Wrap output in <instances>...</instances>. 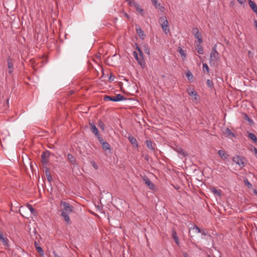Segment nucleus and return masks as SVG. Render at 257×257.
<instances>
[{
    "label": "nucleus",
    "mask_w": 257,
    "mask_h": 257,
    "mask_svg": "<svg viewBox=\"0 0 257 257\" xmlns=\"http://www.w3.org/2000/svg\"><path fill=\"white\" fill-rule=\"evenodd\" d=\"M60 205L61 208V216L63 218L67 224H70L71 221L69 217V214L72 212L73 206L69 203L62 201L61 202Z\"/></svg>",
    "instance_id": "1"
},
{
    "label": "nucleus",
    "mask_w": 257,
    "mask_h": 257,
    "mask_svg": "<svg viewBox=\"0 0 257 257\" xmlns=\"http://www.w3.org/2000/svg\"><path fill=\"white\" fill-rule=\"evenodd\" d=\"M159 23L161 25V27L165 34H167L170 32L169 29H167L168 27V22L166 16H162L160 18L159 20Z\"/></svg>",
    "instance_id": "2"
},
{
    "label": "nucleus",
    "mask_w": 257,
    "mask_h": 257,
    "mask_svg": "<svg viewBox=\"0 0 257 257\" xmlns=\"http://www.w3.org/2000/svg\"><path fill=\"white\" fill-rule=\"evenodd\" d=\"M126 99V98L120 94H117L115 96L105 95L104 97V100L105 101H112L115 102Z\"/></svg>",
    "instance_id": "3"
},
{
    "label": "nucleus",
    "mask_w": 257,
    "mask_h": 257,
    "mask_svg": "<svg viewBox=\"0 0 257 257\" xmlns=\"http://www.w3.org/2000/svg\"><path fill=\"white\" fill-rule=\"evenodd\" d=\"M219 57V53L216 50L215 47H214L210 53V63H214L215 61L217 60Z\"/></svg>",
    "instance_id": "4"
},
{
    "label": "nucleus",
    "mask_w": 257,
    "mask_h": 257,
    "mask_svg": "<svg viewBox=\"0 0 257 257\" xmlns=\"http://www.w3.org/2000/svg\"><path fill=\"white\" fill-rule=\"evenodd\" d=\"M244 159H245L243 157L236 156L233 158L232 161L233 162L237 164L241 168H243L245 165L244 161Z\"/></svg>",
    "instance_id": "5"
},
{
    "label": "nucleus",
    "mask_w": 257,
    "mask_h": 257,
    "mask_svg": "<svg viewBox=\"0 0 257 257\" xmlns=\"http://www.w3.org/2000/svg\"><path fill=\"white\" fill-rule=\"evenodd\" d=\"M98 140L102 146V148L104 150H110V145L106 142H104L103 138L101 137H98Z\"/></svg>",
    "instance_id": "6"
},
{
    "label": "nucleus",
    "mask_w": 257,
    "mask_h": 257,
    "mask_svg": "<svg viewBox=\"0 0 257 257\" xmlns=\"http://www.w3.org/2000/svg\"><path fill=\"white\" fill-rule=\"evenodd\" d=\"M133 54L138 63L142 67H144L145 66V62L144 61V58H141L140 57H139L137 52L135 51L134 52Z\"/></svg>",
    "instance_id": "7"
},
{
    "label": "nucleus",
    "mask_w": 257,
    "mask_h": 257,
    "mask_svg": "<svg viewBox=\"0 0 257 257\" xmlns=\"http://www.w3.org/2000/svg\"><path fill=\"white\" fill-rule=\"evenodd\" d=\"M50 152L49 151L43 152L41 155L42 163L46 165L48 163V158L50 156Z\"/></svg>",
    "instance_id": "8"
},
{
    "label": "nucleus",
    "mask_w": 257,
    "mask_h": 257,
    "mask_svg": "<svg viewBox=\"0 0 257 257\" xmlns=\"http://www.w3.org/2000/svg\"><path fill=\"white\" fill-rule=\"evenodd\" d=\"M136 30L137 34L139 35L140 39L143 40L145 37V34L144 31L142 30L141 28L139 25H136Z\"/></svg>",
    "instance_id": "9"
},
{
    "label": "nucleus",
    "mask_w": 257,
    "mask_h": 257,
    "mask_svg": "<svg viewBox=\"0 0 257 257\" xmlns=\"http://www.w3.org/2000/svg\"><path fill=\"white\" fill-rule=\"evenodd\" d=\"M89 124L91 132L97 137V138H98V137H101L98 133V129L94 125V124L90 122Z\"/></svg>",
    "instance_id": "10"
},
{
    "label": "nucleus",
    "mask_w": 257,
    "mask_h": 257,
    "mask_svg": "<svg viewBox=\"0 0 257 257\" xmlns=\"http://www.w3.org/2000/svg\"><path fill=\"white\" fill-rule=\"evenodd\" d=\"M45 173L48 181L49 183H51L53 181V178L49 168L47 167H45Z\"/></svg>",
    "instance_id": "11"
},
{
    "label": "nucleus",
    "mask_w": 257,
    "mask_h": 257,
    "mask_svg": "<svg viewBox=\"0 0 257 257\" xmlns=\"http://www.w3.org/2000/svg\"><path fill=\"white\" fill-rule=\"evenodd\" d=\"M0 240L2 241L3 244L6 246H9V244L8 243V239L7 237H4L3 233L0 231Z\"/></svg>",
    "instance_id": "12"
},
{
    "label": "nucleus",
    "mask_w": 257,
    "mask_h": 257,
    "mask_svg": "<svg viewBox=\"0 0 257 257\" xmlns=\"http://www.w3.org/2000/svg\"><path fill=\"white\" fill-rule=\"evenodd\" d=\"M67 160L70 164L73 165L77 164L75 158L71 154H68Z\"/></svg>",
    "instance_id": "13"
},
{
    "label": "nucleus",
    "mask_w": 257,
    "mask_h": 257,
    "mask_svg": "<svg viewBox=\"0 0 257 257\" xmlns=\"http://www.w3.org/2000/svg\"><path fill=\"white\" fill-rule=\"evenodd\" d=\"M248 4L249 7L251 8L252 11L255 13V14L257 16V6L256 4L251 0H249Z\"/></svg>",
    "instance_id": "14"
},
{
    "label": "nucleus",
    "mask_w": 257,
    "mask_h": 257,
    "mask_svg": "<svg viewBox=\"0 0 257 257\" xmlns=\"http://www.w3.org/2000/svg\"><path fill=\"white\" fill-rule=\"evenodd\" d=\"M247 137L250 140H252L254 144L257 145V137L254 134L251 133H248Z\"/></svg>",
    "instance_id": "15"
},
{
    "label": "nucleus",
    "mask_w": 257,
    "mask_h": 257,
    "mask_svg": "<svg viewBox=\"0 0 257 257\" xmlns=\"http://www.w3.org/2000/svg\"><path fill=\"white\" fill-rule=\"evenodd\" d=\"M8 61V66L9 69V73H11L13 71V64L12 62V60L9 57L7 60Z\"/></svg>",
    "instance_id": "16"
},
{
    "label": "nucleus",
    "mask_w": 257,
    "mask_h": 257,
    "mask_svg": "<svg viewBox=\"0 0 257 257\" xmlns=\"http://www.w3.org/2000/svg\"><path fill=\"white\" fill-rule=\"evenodd\" d=\"M218 153L219 156L223 160L226 159L228 157V155L224 150H219Z\"/></svg>",
    "instance_id": "17"
},
{
    "label": "nucleus",
    "mask_w": 257,
    "mask_h": 257,
    "mask_svg": "<svg viewBox=\"0 0 257 257\" xmlns=\"http://www.w3.org/2000/svg\"><path fill=\"white\" fill-rule=\"evenodd\" d=\"M136 8V11L142 16H144V10L142 8L141 6L139 4H135L134 6Z\"/></svg>",
    "instance_id": "18"
},
{
    "label": "nucleus",
    "mask_w": 257,
    "mask_h": 257,
    "mask_svg": "<svg viewBox=\"0 0 257 257\" xmlns=\"http://www.w3.org/2000/svg\"><path fill=\"white\" fill-rule=\"evenodd\" d=\"M128 140L130 142V143L134 146H136V147H138V142H137V141L136 140V139L135 138H134L133 136H130L129 137H128Z\"/></svg>",
    "instance_id": "19"
},
{
    "label": "nucleus",
    "mask_w": 257,
    "mask_h": 257,
    "mask_svg": "<svg viewBox=\"0 0 257 257\" xmlns=\"http://www.w3.org/2000/svg\"><path fill=\"white\" fill-rule=\"evenodd\" d=\"M175 151H176L179 154L182 155L183 156L185 157L187 155V154L185 151L180 147H176L174 149Z\"/></svg>",
    "instance_id": "20"
},
{
    "label": "nucleus",
    "mask_w": 257,
    "mask_h": 257,
    "mask_svg": "<svg viewBox=\"0 0 257 257\" xmlns=\"http://www.w3.org/2000/svg\"><path fill=\"white\" fill-rule=\"evenodd\" d=\"M187 91L189 95L192 97H194V98L195 100L197 99V94L194 89L190 90L188 89Z\"/></svg>",
    "instance_id": "21"
},
{
    "label": "nucleus",
    "mask_w": 257,
    "mask_h": 257,
    "mask_svg": "<svg viewBox=\"0 0 257 257\" xmlns=\"http://www.w3.org/2000/svg\"><path fill=\"white\" fill-rule=\"evenodd\" d=\"M192 33L194 35L195 38H198L200 36H201V34L199 32V30L197 28H193Z\"/></svg>",
    "instance_id": "22"
},
{
    "label": "nucleus",
    "mask_w": 257,
    "mask_h": 257,
    "mask_svg": "<svg viewBox=\"0 0 257 257\" xmlns=\"http://www.w3.org/2000/svg\"><path fill=\"white\" fill-rule=\"evenodd\" d=\"M172 236L173 238L174 239L175 242L177 244H179V238L177 236V233H176V231L175 230V229L172 230Z\"/></svg>",
    "instance_id": "23"
},
{
    "label": "nucleus",
    "mask_w": 257,
    "mask_h": 257,
    "mask_svg": "<svg viewBox=\"0 0 257 257\" xmlns=\"http://www.w3.org/2000/svg\"><path fill=\"white\" fill-rule=\"evenodd\" d=\"M146 144L148 148L149 149H150L151 150H154L155 144H153L151 141H150V140H147L146 141Z\"/></svg>",
    "instance_id": "24"
},
{
    "label": "nucleus",
    "mask_w": 257,
    "mask_h": 257,
    "mask_svg": "<svg viewBox=\"0 0 257 257\" xmlns=\"http://www.w3.org/2000/svg\"><path fill=\"white\" fill-rule=\"evenodd\" d=\"M223 133L230 136L233 137L234 136V134L231 132V130L227 127H225L223 130Z\"/></svg>",
    "instance_id": "25"
},
{
    "label": "nucleus",
    "mask_w": 257,
    "mask_h": 257,
    "mask_svg": "<svg viewBox=\"0 0 257 257\" xmlns=\"http://www.w3.org/2000/svg\"><path fill=\"white\" fill-rule=\"evenodd\" d=\"M196 51H197V52L200 54H203V53H204V50H203V49L202 48V47L201 46V45H199V44H197L196 46Z\"/></svg>",
    "instance_id": "26"
},
{
    "label": "nucleus",
    "mask_w": 257,
    "mask_h": 257,
    "mask_svg": "<svg viewBox=\"0 0 257 257\" xmlns=\"http://www.w3.org/2000/svg\"><path fill=\"white\" fill-rule=\"evenodd\" d=\"M142 49H143L145 53L148 55L150 54V48L147 44H143L142 47Z\"/></svg>",
    "instance_id": "27"
},
{
    "label": "nucleus",
    "mask_w": 257,
    "mask_h": 257,
    "mask_svg": "<svg viewBox=\"0 0 257 257\" xmlns=\"http://www.w3.org/2000/svg\"><path fill=\"white\" fill-rule=\"evenodd\" d=\"M35 246L36 247V250L39 253H40L41 254H43V250L42 248L39 246V245L36 241H35Z\"/></svg>",
    "instance_id": "28"
},
{
    "label": "nucleus",
    "mask_w": 257,
    "mask_h": 257,
    "mask_svg": "<svg viewBox=\"0 0 257 257\" xmlns=\"http://www.w3.org/2000/svg\"><path fill=\"white\" fill-rule=\"evenodd\" d=\"M203 71L204 72H206L207 74H209V68L206 63L203 64Z\"/></svg>",
    "instance_id": "29"
},
{
    "label": "nucleus",
    "mask_w": 257,
    "mask_h": 257,
    "mask_svg": "<svg viewBox=\"0 0 257 257\" xmlns=\"http://www.w3.org/2000/svg\"><path fill=\"white\" fill-rule=\"evenodd\" d=\"M98 125L103 131H104L105 125H104V123L101 120H98Z\"/></svg>",
    "instance_id": "30"
},
{
    "label": "nucleus",
    "mask_w": 257,
    "mask_h": 257,
    "mask_svg": "<svg viewBox=\"0 0 257 257\" xmlns=\"http://www.w3.org/2000/svg\"><path fill=\"white\" fill-rule=\"evenodd\" d=\"M145 184H146L149 187V188L151 189H153L155 187L154 185L151 181L150 180L149 181H148L147 182H146V183Z\"/></svg>",
    "instance_id": "31"
},
{
    "label": "nucleus",
    "mask_w": 257,
    "mask_h": 257,
    "mask_svg": "<svg viewBox=\"0 0 257 257\" xmlns=\"http://www.w3.org/2000/svg\"><path fill=\"white\" fill-rule=\"evenodd\" d=\"M244 184L248 188H251L252 187V184L248 181L247 179H245L244 180Z\"/></svg>",
    "instance_id": "32"
},
{
    "label": "nucleus",
    "mask_w": 257,
    "mask_h": 257,
    "mask_svg": "<svg viewBox=\"0 0 257 257\" xmlns=\"http://www.w3.org/2000/svg\"><path fill=\"white\" fill-rule=\"evenodd\" d=\"M249 149L250 151L254 152L255 157L257 158V149L253 147L252 145H251Z\"/></svg>",
    "instance_id": "33"
},
{
    "label": "nucleus",
    "mask_w": 257,
    "mask_h": 257,
    "mask_svg": "<svg viewBox=\"0 0 257 257\" xmlns=\"http://www.w3.org/2000/svg\"><path fill=\"white\" fill-rule=\"evenodd\" d=\"M27 207L29 209L31 213L33 214H35L36 213V210L32 207V206L31 205L28 204Z\"/></svg>",
    "instance_id": "34"
},
{
    "label": "nucleus",
    "mask_w": 257,
    "mask_h": 257,
    "mask_svg": "<svg viewBox=\"0 0 257 257\" xmlns=\"http://www.w3.org/2000/svg\"><path fill=\"white\" fill-rule=\"evenodd\" d=\"M211 191L215 194H217L218 196H220L221 193L220 190H217L215 188H211Z\"/></svg>",
    "instance_id": "35"
},
{
    "label": "nucleus",
    "mask_w": 257,
    "mask_h": 257,
    "mask_svg": "<svg viewBox=\"0 0 257 257\" xmlns=\"http://www.w3.org/2000/svg\"><path fill=\"white\" fill-rule=\"evenodd\" d=\"M186 76L189 80H191L193 77V74L190 71L186 73Z\"/></svg>",
    "instance_id": "36"
},
{
    "label": "nucleus",
    "mask_w": 257,
    "mask_h": 257,
    "mask_svg": "<svg viewBox=\"0 0 257 257\" xmlns=\"http://www.w3.org/2000/svg\"><path fill=\"white\" fill-rule=\"evenodd\" d=\"M178 52L182 57H186V55L185 54L184 51L180 47L178 48Z\"/></svg>",
    "instance_id": "37"
},
{
    "label": "nucleus",
    "mask_w": 257,
    "mask_h": 257,
    "mask_svg": "<svg viewBox=\"0 0 257 257\" xmlns=\"http://www.w3.org/2000/svg\"><path fill=\"white\" fill-rule=\"evenodd\" d=\"M152 4L154 5V6L157 8L159 6H160V4H158V1L157 0H151Z\"/></svg>",
    "instance_id": "38"
},
{
    "label": "nucleus",
    "mask_w": 257,
    "mask_h": 257,
    "mask_svg": "<svg viewBox=\"0 0 257 257\" xmlns=\"http://www.w3.org/2000/svg\"><path fill=\"white\" fill-rule=\"evenodd\" d=\"M207 84L209 87H211L213 85V83L211 80L208 79L207 80Z\"/></svg>",
    "instance_id": "39"
},
{
    "label": "nucleus",
    "mask_w": 257,
    "mask_h": 257,
    "mask_svg": "<svg viewBox=\"0 0 257 257\" xmlns=\"http://www.w3.org/2000/svg\"><path fill=\"white\" fill-rule=\"evenodd\" d=\"M193 229H195V230L197 231V232L198 233H200V232H201V229H200L199 228V227L198 226H194Z\"/></svg>",
    "instance_id": "40"
},
{
    "label": "nucleus",
    "mask_w": 257,
    "mask_h": 257,
    "mask_svg": "<svg viewBox=\"0 0 257 257\" xmlns=\"http://www.w3.org/2000/svg\"><path fill=\"white\" fill-rule=\"evenodd\" d=\"M137 3L135 2L134 0L132 1V2H130L129 5L130 6H135V4H137Z\"/></svg>",
    "instance_id": "41"
},
{
    "label": "nucleus",
    "mask_w": 257,
    "mask_h": 257,
    "mask_svg": "<svg viewBox=\"0 0 257 257\" xmlns=\"http://www.w3.org/2000/svg\"><path fill=\"white\" fill-rule=\"evenodd\" d=\"M143 178L145 184L146 183V182L150 180L149 178L147 176H144Z\"/></svg>",
    "instance_id": "42"
},
{
    "label": "nucleus",
    "mask_w": 257,
    "mask_h": 257,
    "mask_svg": "<svg viewBox=\"0 0 257 257\" xmlns=\"http://www.w3.org/2000/svg\"><path fill=\"white\" fill-rule=\"evenodd\" d=\"M143 178L145 184L146 183V182L150 180L149 178L147 176H144Z\"/></svg>",
    "instance_id": "43"
},
{
    "label": "nucleus",
    "mask_w": 257,
    "mask_h": 257,
    "mask_svg": "<svg viewBox=\"0 0 257 257\" xmlns=\"http://www.w3.org/2000/svg\"><path fill=\"white\" fill-rule=\"evenodd\" d=\"M92 166L96 170L98 168L97 164L95 163V162H91Z\"/></svg>",
    "instance_id": "44"
},
{
    "label": "nucleus",
    "mask_w": 257,
    "mask_h": 257,
    "mask_svg": "<svg viewBox=\"0 0 257 257\" xmlns=\"http://www.w3.org/2000/svg\"><path fill=\"white\" fill-rule=\"evenodd\" d=\"M198 40V42L200 45L202 42V39L201 36H200L198 38H196Z\"/></svg>",
    "instance_id": "45"
},
{
    "label": "nucleus",
    "mask_w": 257,
    "mask_h": 257,
    "mask_svg": "<svg viewBox=\"0 0 257 257\" xmlns=\"http://www.w3.org/2000/svg\"><path fill=\"white\" fill-rule=\"evenodd\" d=\"M245 118H246V119L249 122H252V120L249 117H248V116L245 114Z\"/></svg>",
    "instance_id": "46"
},
{
    "label": "nucleus",
    "mask_w": 257,
    "mask_h": 257,
    "mask_svg": "<svg viewBox=\"0 0 257 257\" xmlns=\"http://www.w3.org/2000/svg\"><path fill=\"white\" fill-rule=\"evenodd\" d=\"M136 49L138 51H140L142 49L140 48V46H139V45L138 44H136Z\"/></svg>",
    "instance_id": "47"
},
{
    "label": "nucleus",
    "mask_w": 257,
    "mask_h": 257,
    "mask_svg": "<svg viewBox=\"0 0 257 257\" xmlns=\"http://www.w3.org/2000/svg\"><path fill=\"white\" fill-rule=\"evenodd\" d=\"M253 24H254V26L255 28L257 30V20H253Z\"/></svg>",
    "instance_id": "48"
},
{
    "label": "nucleus",
    "mask_w": 257,
    "mask_h": 257,
    "mask_svg": "<svg viewBox=\"0 0 257 257\" xmlns=\"http://www.w3.org/2000/svg\"><path fill=\"white\" fill-rule=\"evenodd\" d=\"M237 1L240 4H243L245 2V0H237Z\"/></svg>",
    "instance_id": "49"
},
{
    "label": "nucleus",
    "mask_w": 257,
    "mask_h": 257,
    "mask_svg": "<svg viewBox=\"0 0 257 257\" xmlns=\"http://www.w3.org/2000/svg\"><path fill=\"white\" fill-rule=\"evenodd\" d=\"M139 52L140 54V57L141 58L143 57L144 55L142 50H141L140 51H139Z\"/></svg>",
    "instance_id": "50"
},
{
    "label": "nucleus",
    "mask_w": 257,
    "mask_h": 257,
    "mask_svg": "<svg viewBox=\"0 0 257 257\" xmlns=\"http://www.w3.org/2000/svg\"><path fill=\"white\" fill-rule=\"evenodd\" d=\"M123 14H124V16L127 18V19H129L130 18V16L129 15L126 13V12H123Z\"/></svg>",
    "instance_id": "51"
},
{
    "label": "nucleus",
    "mask_w": 257,
    "mask_h": 257,
    "mask_svg": "<svg viewBox=\"0 0 257 257\" xmlns=\"http://www.w3.org/2000/svg\"><path fill=\"white\" fill-rule=\"evenodd\" d=\"M201 233L204 235H206L207 234V233L205 230H202Z\"/></svg>",
    "instance_id": "52"
},
{
    "label": "nucleus",
    "mask_w": 257,
    "mask_h": 257,
    "mask_svg": "<svg viewBox=\"0 0 257 257\" xmlns=\"http://www.w3.org/2000/svg\"><path fill=\"white\" fill-rule=\"evenodd\" d=\"M253 192L254 194H257V190H254Z\"/></svg>",
    "instance_id": "53"
},
{
    "label": "nucleus",
    "mask_w": 257,
    "mask_h": 257,
    "mask_svg": "<svg viewBox=\"0 0 257 257\" xmlns=\"http://www.w3.org/2000/svg\"><path fill=\"white\" fill-rule=\"evenodd\" d=\"M109 81H111L113 80V79H112V78L111 77H110L109 78Z\"/></svg>",
    "instance_id": "54"
},
{
    "label": "nucleus",
    "mask_w": 257,
    "mask_h": 257,
    "mask_svg": "<svg viewBox=\"0 0 257 257\" xmlns=\"http://www.w3.org/2000/svg\"><path fill=\"white\" fill-rule=\"evenodd\" d=\"M187 253L186 252L184 253V256H185V257L187 256Z\"/></svg>",
    "instance_id": "55"
},
{
    "label": "nucleus",
    "mask_w": 257,
    "mask_h": 257,
    "mask_svg": "<svg viewBox=\"0 0 257 257\" xmlns=\"http://www.w3.org/2000/svg\"><path fill=\"white\" fill-rule=\"evenodd\" d=\"M7 105H9V99L7 100Z\"/></svg>",
    "instance_id": "56"
},
{
    "label": "nucleus",
    "mask_w": 257,
    "mask_h": 257,
    "mask_svg": "<svg viewBox=\"0 0 257 257\" xmlns=\"http://www.w3.org/2000/svg\"><path fill=\"white\" fill-rule=\"evenodd\" d=\"M256 72H257V69H256Z\"/></svg>",
    "instance_id": "57"
}]
</instances>
